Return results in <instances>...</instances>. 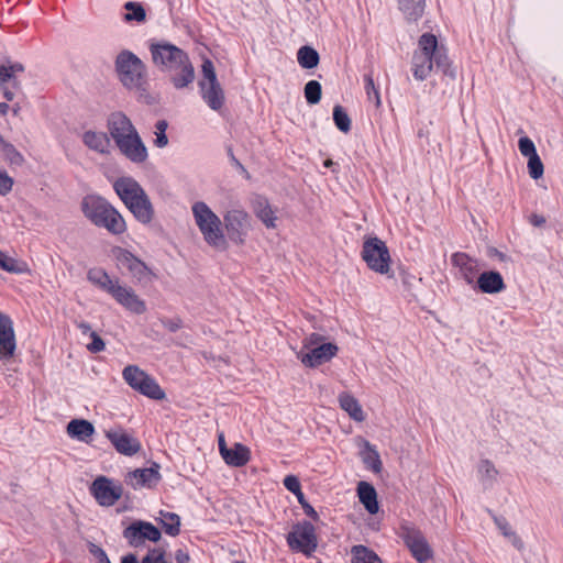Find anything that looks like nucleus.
Listing matches in <instances>:
<instances>
[{
    "mask_svg": "<svg viewBox=\"0 0 563 563\" xmlns=\"http://www.w3.org/2000/svg\"><path fill=\"white\" fill-rule=\"evenodd\" d=\"M434 68L450 78L455 77L445 47L439 44L434 34L423 33L412 55L411 71L416 80L423 81Z\"/></svg>",
    "mask_w": 563,
    "mask_h": 563,
    "instance_id": "f257e3e1",
    "label": "nucleus"
},
{
    "mask_svg": "<svg viewBox=\"0 0 563 563\" xmlns=\"http://www.w3.org/2000/svg\"><path fill=\"white\" fill-rule=\"evenodd\" d=\"M151 53L155 65L170 73V80L175 88L181 89L195 79V69L187 54L179 47L168 44H153Z\"/></svg>",
    "mask_w": 563,
    "mask_h": 563,
    "instance_id": "f03ea898",
    "label": "nucleus"
},
{
    "mask_svg": "<svg viewBox=\"0 0 563 563\" xmlns=\"http://www.w3.org/2000/svg\"><path fill=\"white\" fill-rule=\"evenodd\" d=\"M81 210L92 224L106 229L113 235H120L126 231V223L122 214L100 196H86L81 201Z\"/></svg>",
    "mask_w": 563,
    "mask_h": 563,
    "instance_id": "7ed1b4c3",
    "label": "nucleus"
},
{
    "mask_svg": "<svg viewBox=\"0 0 563 563\" xmlns=\"http://www.w3.org/2000/svg\"><path fill=\"white\" fill-rule=\"evenodd\" d=\"M113 189L137 221L147 224L153 220V205L142 186L134 178H118L113 183Z\"/></svg>",
    "mask_w": 563,
    "mask_h": 563,
    "instance_id": "20e7f679",
    "label": "nucleus"
},
{
    "mask_svg": "<svg viewBox=\"0 0 563 563\" xmlns=\"http://www.w3.org/2000/svg\"><path fill=\"white\" fill-rule=\"evenodd\" d=\"M191 212L203 241L216 250H225L228 242L219 216L203 201H196Z\"/></svg>",
    "mask_w": 563,
    "mask_h": 563,
    "instance_id": "39448f33",
    "label": "nucleus"
},
{
    "mask_svg": "<svg viewBox=\"0 0 563 563\" xmlns=\"http://www.w3.org/2000/svg\"><path fill=\"white\" fill-rule=\"evenodd\" d=\"M114 66L119 80L125 88L141 92L146 91L145 65L135 54L122 51L118 54Z\"/></svg>",
    "mask_w": 563,
    "mask_h": 563,
    "instance_id": "423d86ee",
    "label": "nucleus"
},
{
    "mask_svg": "<svg viewBox=\"0 0 563 563\" xmlns=\"http://www.w3.org/2000/svg\"><path fill=\"white\" fill-rule=\"evenodd\" d=\"M362 260L376 274L394 277L391 256L386 243L377 236H366L363 241Z\"/></svg>",
    "mask_w": 563,
    "mask_h": 563,
    "instance_id": "0eeeda50",
    "label": "nucleus"
},
{
    "mask_svg": "<svg viewBox=\"0 0 563 563\" xmlns=\"http://www.w3.org/2000/svg\"><path fill=\"white\" fill-rule=\"evenodd\" d=\"M201 71L202 79L199 81L201 98L211 110L220 111L224 106L225 96L210 59L203 60Z\"/></svg>",
    "mask_w": 563,
    "mask_h": 563,
    "instance_id": "6e6552de",
    "label": "nucleus"
},
{
    "mask_svg": "<svg viewBox=\"0 0 563 563\" xmlns=\"http://www.w3.org/2000/svg\"><path fill=\"white\" fill-rule=\"evenodd\" d=\"M122 376L130 387L144 396L156 400L165 397L164 390L156 380L136 365H128L123 369Z\"/></svg>",
    "mask_w": 563,
    "mask_h": 563,
    "instance_id": "1a4fd4ad",
    "label": "nucleus"
},
{
    "mask_svg": "<svg viewBox=\"0 0 563 563\" xmlns=\"http://www.w3.org/2000/svg\"><path fill=\"white\" fill-rule=\"evenodd\" d=\"M89 493L99 506L111 507L121 499L123 495V486L120 482L113 478L99 475L89 486Z\"/></svg>",
    "mask_w": 563,
    "mask_h": 563,
    "instance_id": "9d476101",
    "label": "nucleus"
},
{
    "mask_svg": "<svg viewBox=\"0 0 563 563\" xmlns=\"http://www.w3.org/2000/svg\"><path fill=\"white\" fill-rule=\"evenodd\" d=\"M224 228L231 242L238 245L244 244L251 231V218L243 209H231L223 214Z\"/></svg>",
    "mask_w": 563,
    "mask_h": 563,
    "instance_id": "9b49d317",
    "label": "nucleus"
},
{
    "mask_svg": "<svg viewBox=\"0 0 563 563\" xmlns=\"http://www.w3.org/2000/svg\"><path fill=\"white\" fill-rule=\"evenodd\" d=\"M400 537L419 563H426L432 556V550L423 533L409 525L401 526Z\"/></svg>",
    "mask_w": 563,
    "mask_h": 563,
    "instance_id": "f8f14e48",
    "label": "nucleus"
},
{
    "mask_svg": "<svg viewBox=\"0 0 563 563\" xmlns=\"http://www.w3.org/2000/svg\"><path fill=\"white\" fill-rule=\"evenodd\" d=\"M287 543L294 551L310 555L317 549L314 528L310 522H303L288 533Z\"/></svg>",
    "mask_w": 563,
    "mask_h": 563,
    "instance_id": "ddd939ff",
    "label": "nucleus"
},
{
    "mask_svg": "<svg viewBox=\"0 0 563 563\" xmlns=\"http://www.w3.org/2000/svg\"><path fill=\"white\" fill-rule=\"evenodd\" d=\"M117 264L120 269L126 271L137 283L151 282L152 272L141 260L131 252L119 249L115 252Z\"/></svg>",
    "mask_w": 563,
    "mask_h": 563,
    "instance_id": "4468645a",
    "label": "nucleus"
},
{
    "mask_svg": "<svg viewBox=\"0 0 563 563\" xmlns=\"http://www.w3.org/2000/svg\"><path fill=\"white\" fill-rule=\"evenodd\" d=\"M161 537V531L153 523L142 520L132 522L123 531V538L135 548L142 545L145 540L157 542Z\"/></svg>",
    "mask_w": 563,
    "mask_h": 563,
    "instance_id": "2eb2a0df",
    "label": "nucleus"
},
{
    "mask_svg": "<svg viewBox=\"0 0 563 563\" xmlns=\"http://www.w3.org/2000/svg\"><path fill=\"white\" fill-rule=\"evenodd\" d=\"M104 435L122 455L133 456L142 449L141 442L120 427L106 430Z\"/></svg>",
    "mask_w": 563,
    "mask_h": 563,
    "instance_id": "dca6fc26",
    "label": "nucleus"
},
{
    "mask_svg": "<svg viewBox=\"0 0 563 563\" xmlns=\"http://www.w3.org/2000/svg\"><path fill=\"white\" fill-rule=\"evenodd\" d=\"M110 296L131 313L143 314L146 312L145 301L134 291L133 288L123 285L120 282L112 289Z\"/></svg>",
    "mask_w": 563,
    "mask_h": 563,
    "instance_id": "f3484780",
    "label": "nucleus"
},
{
    "mask_svg": "<svg viewBox=\"0 0 563 563\" xmlns=\"http://www.w3.org/2000/svg\"><path fill=\"white\" fill-rule=\"evenodd\" d=\"M161 481L159 465L154 464L146 468H136L124 475V482L133 489L153 488Z\"/></svg>",
    "mask_w": 563,
    "mask_h": 563,
    "instance_id": "a211bd4d",
    "label": "nucleus"
},
{
    "mask_svg": "<svg viewBox=\"0 0 563 563\" xmlns=\"http://www.w3.org/2000/svg\"><path fill=\"white\" fill-rule=\"evenodd\" d=\"M339 351L338 345L334 343H322L316 347H312L308 351H299L297 353V358L308 367H317L323 363L329 362L332 357L336 355Z\"/></svg>",
    "mask_w": 563,
    "mask_h": 563,
    "instance_id": "6ab92c4d",
    "label": "nucleus"
},
{
    "mask_svg": "<svg viewBox=\"0 0 563 563\" xmlns=\"http://www.w3.org/2000/svg\"><path fill=\"white\" fill-rule=\"evenodd\" d=\"M120 153L134 164H142L147 159V148L139 132L115 143Z\"/></svg>",
    "mask_w": 563,
    "mask_h": 563,
    "instance_id": "aec40b11",
    "label": "nucleus"
},
{
    "mask_svg": "<svg viewBox=\"0 0 563 563\" xmlns=\"http://www.w3.org/2000/svg\"><path fill=\"white\" fill-rule=\"evenodd\" d=\"M16 349L13 322L9 316L0 312V360L7 362L14 355Z\"/></svg>",
    "mask_w": 563,
    "mask_h": 563,
    "instance_id": "412c9836",
    "label": "nucleus"
},
{
    "mask_svg": "<svg viewBox=\"0 0 563 563\" xmlns=\"http://www.w3.org/2000/svg\"><path fill=\"white\" fill-rule=\"evenodd\" d=\"M107 128L114 143L137 132L131 120L122 112L111 113L108 118Z\"/></svg>",
    "mask_w": 563,
    "mask_h": 563,
    "instance_id": "4be33fe9",
    "label": "nucleus"
},
{
    "mask_svg": "<svg viewBox=\"0 0 563 563\" xmlns=\"http://www.w3.org/2000/svg\"><path fill=\"white\" fill-rule=\"evenodd\" d=\"M453 266L459 268L461 277L468 285H474L478 277L479 264L477 260L465 253H455L451 257Z\"/></svg>",
    "mask_w": 563,
    "mask_h": 563,
    "instance_id": "5701e85b",
    "label": "nucleus"
},
{
    "mask_svg": "<svg viewBox=\"0 0 563 563\" xmlns=\"http://www.w3.org/2000/svg\"><path fill=\"white\" fill-rule=\"evenodd\" d=\"M24 68L21 64H10L0 66V88L3 90V96L7 100H13L15 92L8 88L10 84L14 89L19 88L16 75L23 73Z\"/></svg>",
    "mask_w": 563,
    "mask_h": 563,
    "instance_id": "b1692460",
    "label": "nucleus"
},
{
    "mask_svg": "<svg viewBox=\"0 0 563 563\" xmlns=\"http://www.w3.org/2000/svg\"><path fill=\"white\" fill-rule=\"evenodd\" d=\"M81 141L87 148L100 155L110 154L111 141L103 131L86 130L81 134Z\"/></svg>",
    "mask_w": 563,
    "mask_h": 563,
    "instance_id": "393cba45",
    "label": "nucleus"
},
{
    "mask_svg": "<svg viewBox=\"0 0 563 563\" xmlns=\"http://www.w3.org/2000/svg\"><path fill=\"white\" fill-rule=\"evenodd\" d=\"M254 214L263 222L267 229H275L277 227V217L275 210L271 206L267 198L263 196H254L251 201Z\"/></svg>",
    "mask_w": 563,
    "mask_h": 563,
    "instance_id": "a878e982",
    "label": "nucleus"
},
{
    "mask_svg": "<svg viewBox=\"0 0 563 563\" xmlns=\"http://www.w3.org/2000/svg\"><path fill=\"white\" fill-rule=\"evenodd\" d=\"M475 283L483 294H499L506 288L501 274L496 271L481 273Z\"/></svg>",
    "mask_w": 563,
    "mask_h": 563,
    "instance_id": "bb28decb",
    "label": "nucleus"
},
{
    "mask_svg": "<svg viewBox=\"0 0 563 563\" xmlns=\"http://www.w3.org/2000/svg\"><path fill=\"white\" fill-rule=\"evenodd\" d=\"M66 431L71 439L88 443L95 433V427L88 420L73 419L68 422Z\"/></svg>",
    "mask_w": 563,
    "mask_h": 563,
    "instance_id": "cd10ccee",
    "label": "nucleus"
},
{
    "mask_svg": "<svg viewBox=\"0 0 563 563\" xmlns=\"http://www.w3.org/2000/svg\"><path fill=\"white\" fill-rule=\"evenodd\" d=\"M338 401L340 408L344 410L352 420L356 422H363L365 420L366 415L358 400L353 395L346 391L341 393L338 397Z\"/></svg>",
    "mask_w": 563,
    "mask_h": 563,
    "instance_id": "c85d7f7f",
    "label": "nucleus"
},
{
    "mask_svg": "<svg viewBox=\"0 0 563 563\" xmlns=\"http://www.w3.org/2000/svg\"><path fill=\"white\" fill-rule=\"evenodd\" d=\"M357 496L360 501L371 515L377 514L379 509L377 494L371 484L366 482H360L357 485Z\"/></svg>",
    "mask_w": 563,
    "mask_h": 563,
    "instance_id": "c756f323",
    "label": "nucleus"
},
{
    "mask_svg": "<svg viewBox=\"0 0 563 563\" xmlns=\"http://www.w3.org/2000/svg\"><path fill=\"white\" fill-rule=\"evenodd\" d=\"M426 0H398V9L408 22L418 21L424 13Z\"/></svg>",
    "mask_w": 563,
    "mask_h": 563,
    "instance_id": "7c9ffc66",
    "label": "nucleus"
},
{
    "mask_svg": "<svg viewBox=\"0 0 563 563\" xmlns=\"http://www.w3.org/2000/svg\"><path fill=\"white\" fill-rule=\"evenodd\" d=\"M250 450L241 443H235L232 449L222 455L224 462L234 467L244 466L250 461Z\"/></svg>",
    "mask_w": 563,
    "mask_h": 563,
    "instance_id": "2f4dec72",
    "label": "nucleus"
},
{
    "mask_svg": "<svg viewBox=\"0 0 563 563\" xmlns=\"http://www.w3.org/2000/svg\"><path fill=\"white\" fill-rule=\"evenodd\" d=\"M88 280L103 291L110 292L119 283V279H112L102 268H91L87 273Z\"/></svg>",
    "mask_w": 563,
    "mask_h": 563,
    "instance_id": "473e14b6",
    "label": "nucleus"
},
{
    "mask_svg": "<svg viewBox=\"0 0 563 563\" xmlns=\"http://www.w3.org/2000/svg\"><path fill=\"white\" fill-rule=\"evenodd\" d=\"M363 463L375 473L382 471V461L377 450L368 442L363 440V449L361 451Z\"/></svg>",
    "mask_w": 563,
    "mask_h": 563,
    "instance_id": "72a5a7b5",
    "label": "nucleus"
},
{
    "mask_svg": "<svg viewBox=\"0 0 563 563\" xmlns=\"http://www.w3.org/2000/svg\"><path fill=\"white\" fill-rule=\"evenodd\" d=\"M351 563H383L380 558L365 545H353L351 548Z\"/></svg>",
    "mask_w": 563,
    "mask_h": 563,
    "instance_id": "f704fd0d",
    "label": "nucleus"
},
{
    "mask_svg": "<svg viewBox=\"0 0 563 563\" xmlns=\"http://www.w3.org/2000/svg\"><path fill=\"white\" fill-rule=\"evenodd\" d=\"M297 59L302 68L311 69L318 66L320 57L314 48L302 46L297 52Z\"/></svg>",
    "mask_w": 563,
    "mask_h": 563,
    "instance_id": "c9c22d12",
    "label": "nucleus"
},
{
    "mask_svg": "<svg viewBox=\"0 0 563 563\" xmlns=\"http://www.w3.org/2000/svg\"><path fill=\"white\" fill-rule=\"evenodd\" d=\"M159 521L163 525L164 531L176 537L180 532V518L178 515L168 511H159Z\"/></svg>",
    "mask_w": 563,
    "mask_h": 563,
    "instance_id": "e433bc0d",
    "label": "nucleus"
},
{
    "mask_svg": "<svg viewBox=\"0 0 563 563\" xmlns=\"http://www.w3.org/2000/svg\"><path fill=\"white\" fill-rule=\"evenodd\" d=\"M0 155L11 165H22L24 157L22 154L9 142L4 141L0 135Z\"/></svg>",
    "mask_w": 563,
    "mask_h": 563,
    "instance_id": "4c0bfd02",
    "label": "nucleus"
},
{
    "mask_svg": "<svg viewBox=\"0 0 563 563\" xmlns=\"http://www.w3.org/2000/svg\"><path fill=\"white\" fill-rule=\"evenodd\" d=\"M0 268L8 273L23 274L27 271L25 263L19 262L15 258L7 255L0 250Z\"/></svg>",
    "mask_w": 563,
    "mask_h": 563,
    "instance_id": "58836bf2",
    "label": "nucleus"
},
{
    "mask_svg": "<svg viewBox=\"0 0 563 563\" xmlns=\"http://www.w3.org/2000/svg\"><path fill=\"white\" fill-rule=\"evenodd\" d=\"M478 474L484 483L493 484L498 475V471L489 460H482L478 464Z\"/></svg>",
    "mask_w": 563,
    "mask_h": 563,
    "instance_id": "ea45409f",
    "label": "nucleus"
},
{
    "mask_svg": "<svg viewBox=\"0 0 563 563\" xmlns=\"http://www.w3.org/2000/svg\"><path fill=\"white\" fill-rule=\"evenodd\" d=\"M322 88L319 81L310 80L305 86V98L309 104H317L321 100Z\"/></svg>",
    "mask_w": 563,
    "mask_h": 563,
    "instance_id": "a19ab883",
    "label": "nucleus"
},
{
    "mask_svg": "<svg viewBox=\"0 0 563 563\" xmlns=\"http://www.w3.org/2000/svg\"><path fill=\"white\" fill-rule=\"evenodd\" d=\"M124 9L128 11V13L124 15L126 21L142 22L145 20V10L140 3L129 1L124 4Z\"/></svg>",
    "mask_w": 563,
    "mask_h": 563,
    "instance_id": "79ce46f5",
    "label": "nucleus"
},
{
    "mask_svg": "<svg viewBox=\"0 0 563 563\" xmlns=\"http://www.w3.org/2000/svg\"><path fill=\"white\" fill-rule=\"evenodd\" d=\"M333 120L340 131L347 133L351 130V119L341 106L333 108Z\"/></svg>",
    "mask_w": 563,
    "mask_h": 563,
    "instance_id": "37998d69",
    "label": "nucleus"
},
{
    "mask_svg": "<svg viewBox=\"0 0 563 563\" xmlns=\"http://www.w3.org/2000/svg\"><path fill=\"white\" fill-rule=\"evenodd\" d=\"M528 173L532 179H539L543 176L544 166L538 154L528 157Z\"/></svg>",
    "mask_w": 563,
    "mask_h": 563,
    "instance_id": "c03bdc74",
    "label": "nucleus"
},
{
    "mask_svg": "<svg viewBox=\"0 0 563 563\" xmlns=\"http://www.w3.org/2000/svg\"><path fill=\"white\" fill-rule=\"evenodd\" d=\"M167 126H168V124L165 120H159L155 124L154 144H155V146H157L159 148H163L168 144V137L166 135Z\"/></svg>",
    "mask_w": 563,
    "mask_h": 563,
    "instance_id": "a18cd8bd",
    "label": "nucleus"
},
{
    "mask_svg": "<svg viewBox=\"0 0 563 563\" xmlns=\"http://www.w3.org/2000/svg\"><path fill=\"white\" fill-rule=\"evenodd\" d=\"M365 91L368 100L374 101L376 107L380 106V96L377 87L374 84V79L371 75L364 76Z\"/></svg>",
    "mask_w": 563,
    "mask_h": 563,
    "instance_id": "49530a36",
    "label": "nucleus"
},
{
    "mask_svg": "<svg viewBox=\"0 0 563 563\" xmlns=\"http://www.w3.org/2000/svg\"><path fill=\"white\" fill-rule=\"evenodd\" d=\"M518 147L522 156L531 157L537 153L534 143L528 136H521L518 141Z\"/></svg>",
    "mask_w": 563,
    "mask_h": 563,
    "instance_id": "de8ad7c7",
    "label": "nucleus"
},
{
    "mask_svg": "<svg viewBox=\"0 0 563 563\" xmlns=\"http://www.w3.org/2000/svg\"><path fill=\"white\" fill-rule=\"evenodd\" d=\"M284 486L291 492L298 500L302 499V492L299 479L295 475H287L284 478Z\"/></svg>",
    "mask_w": 563,
    "mask_h": 563,
    "instance_id": "09e8293b",
    "label": "nucleus"
},
{
    "mask_svg": "<svg viewBox=\"0 0 563 563\" xmlns=\"http://www.w3.org/2000/svg\"><path fill=\"white\" fill-rule=\"evenodd\" d=\"M142 563H167L165 552L161 548L152 549L143 558Z\"/></svg>",
    "mask_w": 563,
    "mask_h": 563,
    "instance_id": "8fccbe9b",
    "label": "nucleus"
},
{
    "mask_svg": "<svg viewBox=\"0 0 563 563\" xmlns=\"http://www.w3.org/2000/svg\"><path fill=\"white\" fill-rule=\"evenodd\" d=\"M13 179L5 170L0 169V195L5 196L12 190Z\"/></svg>",
    "mask_w": 563,
    "mask_h": 563,
    "instance_id": "3c124183",
    "label": "nucleus"
},
{
    "mask_svg": "<svg viewBox=\"0 0 563 563\" xmlns=\"http://www.w3.org/2000/svg\"><path fill=\"white\" fill-rule=\"evenodd\" d=\"M90 339L91 342L87 345L88 351L91 353H98L104 350L106 344L97 332H90Z\"/></svg>",
    "mask_w": 563,
    "mask_h": 563,
    "instance_id": "603ef678",
    "label": "nucleus"
},
{
    "mask_svg": "<svg viewBox=\"0 0 563 563\" xmlns=\"http://www.w3.org/2000/svg\"><path fill=\"white\" fill-rule=\"evenodd\" d=\"M324 338L318 333H312L303 340L302 349L300 351H308L316 347L323 342Z\"/></svg>",
    "mask_w": 563,
    "mask_h": 563,
    "instance_id": "864d4df0",
    "label": "nucleus"
},
{
    "mask_svg": "<svg viewBox=\"0 0 563 563\" xmlns=\"http://www.w3.org/2000/svg\"><path fill=\"white\" fill-rule=\"evenodd\" d=\"M90 553L98 559L100 563H111L106 552L96 544H90Z\"/></svg>",
    "mask_w": 563,
    "mask_h": 563,
    "instance_id": "5fc2aeb1",
    "label": "nucleus"
},
{
    "mask_svg": "<svg viewBox=\"0 0 563 563\" xmlns=\"http://www.w3.org/2000/svg\"><path fill=\"white\" fill-rule=\"evenodd\" d=\"M162 324L169 332H176L183 325L181 320L178 319V318H175V319H164V320H162Z\"/></svg>",
    "mask_w": 563,
    "mask_h": 563,
    "instance_id": "6e6d98bb",
    "label": "nucleus"
},
{
    "mask_svg": "<svg viewBox=\"0 0 563 563\" xmlns=\"http://www.w3.org/2000/svg\"><path fill=\"white\" fill-rule=\"evenodd\" d=\"M495 523L497 525V527L499 528V530L506 538H508L514 532V530L511 529V526L504 518L496 517Z\"/></svg>",
    "mask_w": 563,
    "mask_h": 563,
    "instance_id": "4d7b16f0",
    "label": "nucleus"
},
{
    "mask_svg": "<svg viewBox=\"0 0 563 563\" xmlns=\"http://www.w3.org/2000/svg\"><path fill=\"white\" fill-rule=\"evenodd\" d=\"M299 504L302 506L303 510H305V514L309 517H311L312 519L317 520L318 519V514L317 511L313 509L312 506H310L306 499H305V496L302 495V499L301 500H298Z\"/></svg>",
    "mask_w": 563,
    "mask_h": 563,
    "instance_id": "13d9d810",
    "label": "nucleus"
},
{
    "mask_svg": "<svg viewBox=\"0 0 563 563\" xmlns=\"http://www.w3.org/2000/svg\"><path fill=\"white\" fill-rule=\"evenodd\" d=\"M508 539L516 549H518L520 551L523 550V548H525L523 542H522L521 538L515 531L508 537Z\"/></svg>",
    "mask_w": 563,
    "mask_h": 563,
    "instance_id": "bf43d9fd",
    "label": "nucleus"
},
{
    "mask_svg": "<svg viewBox=\"0 0 563 563\" xmlns=\"http://www.w3.org/2000/svg\"><path fill=\"white\" fill-rule=\"evenodd\" d=\"M177 563H188L189 562V555L184 552L183 550H178L175 555Z\"/></svg>",
    "mask_w": 563,
    "mask_h": 563,
    "instance_id": "052dcab7",
    "label": "nucleus"
},
{
    "mask_svg": "<svg viewBox=\"0 0 563 563\" xmlns=\"http://www.w3.org/2000/svg\"><path fill=\"white\" fill-rule=\"evenodd\" d=\"M77 327L81 331L82 334H89L90 335V332H93L91 330L90 324L87 323V322H79V323H77Z\"/></svg>",
    "mask_w": 563,
    "mask_h": 563,
    "instance_id": "680f3d73",
    "label": "nucleus"
},
{
    "mask_svg": "<svg viewBox=\"0 0 563 563\" xmlns=\"http://www.w3.org/2000/svg\"><path fill=\"white\" fill-rule=\"evenodd\" d=\"M218 442H219V451H220V454L222 456L225 453V451H229V448L225 444V440H224L223 434L219 435Z\"/></svg>",
    "mask_w": 563,
    "mask_h": 563,
    "instance_id": "e2e57ef3",
    "label": "nucleus"
},
{
    "mask_svg": "<svg viewBox=\"0 0 563 563\" xmlns=\"http://www.w3.org/2000/svg\"><path fill=\"white\" fill-rule=\"evenodd\" d=\"M121 563H139V561L134 554H128L122 558Z\"/></svg>",
    "mask_w": 563,
    "mask_h": 563,
    "instance_id": "0e129e2a",
    "label": "nucleus"
},
{
    "mask_svg": "<svg viewBox=\"0 0 563 563\" xmlns=\"http://www.w3.org/2000/svg\"><path fill=\"white\" fill-rule=\"evenodd\" d=\"M10 107L5 102L0 103V115H5L9 111Z\"/></svg>",
    "mask_w": 563,
    "mask_h": 563,
    "instance_id": "69168bd1",
    "label": "nucleus"
},
{
    "mask_svg": "<svg viewBox=\"0 0 563 563\" xmlns=\"http://www.w3.org/2000/svg\"><path fill=\"white\" fill-rule=\"evenodd\" d=\"M542 223H544V219H543V218L534 217V219H533V224H536V225H540V224H542Z\"/></svg>",
    "mask_w": 563,
    "mask_h": 563,
    "instance_id": "338daca9",
    "label": "nucleus"
},
{
    "mask_svg": "<svg viewBox=\"0 0 563 563\" xmlns=\"http://www.w3.org/2000/svg\"><path fill=\"white\" fill-rule=\"evenodd\" d=\"M324 167H331L333 165V162L331 159H325L323 163Z\"/></svg>",
    "mask_w": 563,
    "mask_h": 563,
    "instance_id": "774afa93",
    "label": "nucleus"
}]
</instances>
